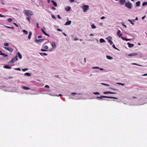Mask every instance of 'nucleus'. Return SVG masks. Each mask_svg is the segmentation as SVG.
<instances>
[{
  "label": "nucleus",
  "instance_id": "obj_1",
  "mask_svg": "<svg viewBox=\"0 0 147 147\" xmlns=\"http://www.w3.org/2000/svg\"><path fill=\"white\" fill-rule=\"evenodd\" d=\"M24 13L28 17L31 16L33 15V13L32 11L29 10H25L24 11Z\"/></svg>",
  "mask_w": 147,
  "mask_h": 147
},
{
  "label": "nucleus",
  "instance_id": "obj_2",
  "mask_svg": "<svg viewBox=\"0 0 147 147\" xmlns=\"http://www.w3.org/2000/svg\"><path fill=\"white\" fill-rule=\"evenodd\" d=\"M103 98H114L115 99H118V98L115 97H113L112 96H101L100 97H97L96 98H100V99H102Z\"/></svg>",
  "mask_w": 147,
  "mask_h": 147
},
{
  "label": "nucleus",
  "instance_id": "obj_3",
  "mask_svg": "<svg viewBox=\"0 0 147 147\" xmlns=\"http://www.w3.org/2000/svg\"><path fill=\"white\" fill-rule=\"evenodd\" d=\"M89 7L88 5H84L82 7V8L83 9V11L84 12H86L87 11V10L88 9Z\"/></svg>",
  "mask_w": 147,
  "mask_h": 147
},
{
  "label": "nucleus",
  "instance_id": "obj_4",
  "mask_svg": "<svg viewBox=\"0 0 147 147\" xmlns=\"http://www.w3.org/2000/svg\"><path fill=\"white\" fill-rule=\"evenodd\" d=\"M125 5L126 7L129 9H130L131 8V4L129 2L125 3Z\"/></svg>",
  "mask_w": 147,
  "mask_h": 147
},
{
  "label": "nucleus",
  "instance_id": "obj_5",
  "mask_svg": "<svg viewBox=\"0 0 147 147\" xmlns=\"http://www.w3.org/2000/svg\"><path fill=\"white\" fill-rule=\"evenodd\" d=\"M3 48L5 49L7 51H9L10 52H11V53L13 51V49L12 48H11L5 47H4Z\"/></svg>",
  "mask_w": 147,
  "mask_h": 147
},
{
  "label": "nucleus",
  "instance_id": "obj_6",
  "mask_svg": "<svg viewBox=\"0 0 147 147\" xmlns=\"http://www.w3.org/2000/svg\"><path fill=\"white\" fill-rule=\"evenodd\" d=\"M112 38L111 37L109 36L107 38V39L109 42L110 43V45H112L113 44L112 41L111 40Z\"/></svg>",
  "mask_w": 147,
  "mask_h": 147
},
{
  "label": "nucleus",
  "instance_id": "obj_7",
  "mask_svg": "<svg viewBox=\"0 0 147 147\" xmlns=\"http://www.w3.org/2000/svg\"><path fill=\"white\" fill-rule=\"evenodd\" d=\"M45 40V39H39L38 40H36L35 41V42L38 43H39Z\"/></svg>",
  "mask_w": 147,
  "mask_h": 147
},
{
  "label": "nucleus",
  "instance_id": "obj_8",
  "mask_svg": "<svg viewBox=\"0 0 147 147\" xmlns=\"http://www.w3.org/2000/svg\"><path fill=\"white\" fill-rule=\"evenodd\" d=\"M16 60V59L14 58H13L11 60L9 61V63H14Z\"/></svg>",
  "mask_w": 147,
  "mask_h": 147
},
{
  "label": "nucleus",
  "instance_id": "obj_9",
  "mask_svg": "<svg viewBox=\"0 0 147 147\" xmlns=\"http://www.w3.org/2000/svg\"><path fill=\"white\" fill-rule=\"evenodd\" d=\"M0 55L3 56L4 57H8V55L5 53H3L2 51H0Z\"/></svg>",
  "mask_w": 147,
  "mask_h": 147
},
{
  "label": "nucleus",
  "instance_id": "obj_10",
  "mask_svg": "<svg viewBox=\"0 0 147 147\" xmlns=\"http://www.w3.org/2000/svg\"><path fill=\"white\" fill-rule=\"evenodd\" d=\"M117 35L119 36V37H120L122 35V34L121 33V32L120 30H119L117 33Z\"/></svg>",
  "mask_w": 147,
  "mask_h": 147
},
{
  "label": "nucleus",
  "instance_id": "obj_11",
  "mask_svg": "<svg viewBox=\"0 0 147 147\" xmlns=\"http://www.w3.org/2000/svg\"><path fill=\"white\" fill-rule=\"evenodd\" d=\"M42 31V32L43 33V34H45V35L47 36H48L50 37V36H49V34H47L46 32L44 31V30L42 28L41 29Z\"/></svg>",
  "mask_w": 147,
  "mask_h": 147
},
{
  "label": "nucleus",
  "instance_id": "obj_12",
  "mask_svg": "<svg viewBox=\"0 0 147 147\" xmlns=\"http://www.w3.org/2000/svg\"><path fill=\"white\" fill-rule=\"evenodd\" d=\"M127 45H128V47L129 48H131V47H133L134 46V44H133L130 43L129 42H128L127 43Z\"/></svg>",
  "mask_w": 147,
  "mask_h": 147
},
{
  "label": "nucleus",
  "instance_id": "obj_13",
  "mask_svg": "<svg viewBox=\"0 0 147 147\" xmlns=\"http://www.w3.org/2000/svg\"><path fill=\"white\" fill-rule=\"evenodd\" d=\"M138 55V53H132L131 54H128V56H129L130 57V56H133Z\"/></svg>",
  "mask_w": 147,
  "mask_h": 147
},
{
  "label": "nucleus",
  "instance_id": "obj_14",
  "mask_svg": "<svg viewBox=\"0 0 147 147\" xmlns=\"http://www.w3.org/2000/svg\"><path fill=\"white\" fill-rule=\"evenodd\" d=\"M125 0H120V2L121 5H123L125 3Z\"/></svg>",
  "mask_w": 147,
  "mask_h": 147
},
{
  "label": "nucleus",
  "instance_id": "obj_15",
  "mask_svg": "<svg viewBox=\"0 0 147 147\" xmlns=\"http://www.w3.org/2000/svg\"><path fill=\"white\" fill-rule=\"evenodd\" d=\"M3 67L7 69H11V67L9 66L8 65H5L3 66Z\"/></svg>",
  "mask_w": 147,
  "mask_h": 147
},
{
  "label": "nucleus",
  "instance_id": "obj_16",
  "mask_svg": "<svg viewBox=\"0 0 147 147\" xmlns=\"http://www.w3.org/2000/svg\"><path fill=\"white\" fill-rule=\"evenodd\" d=\"M71 8V7H70L69 6H67L65 8V10L66 11H69L70 10Z\"/></svg>",
  "mask_w": 147,
  "mask_h": 147
},
{
  "label": "nucleus",
  "instance_id": "obj_17",
  "mask_svg": "<svg viewBox=\"0 0 147 147\" xmlns=\"http://www.w3.org/2000/svg\"><path fill=\"white\" fill-rule=\"evenodd\" d=\"M51 2L53 3L54 6H57V3L55 2L53 0H52L51 1Z\"/></svg>",
  "mask_w": 147,
  "mask_h": 147
},
{
  "label": "nucleus",
  "instance_id": "obj_18",
  "mask_svg": "<svg viewBox=\"0 0 147 147\" xmlns=\"http://www.w3.org/2000/svg\"><path fill=\"white\" fill-rule=\"evenodd\" d=\"M121 38L123 40H125L127 41L130 40V39H127V38H125L124 37H121Z\"/></svg>",
  "mask_w": 147,
  "mask_h": 147
},
{
  "label": "nucleus",
  "instance_id": "obj_19",
  "mask_svg": "<svg viewBox=\"0 0 147 147\" xmlns=\"http://www.w3.org/2000/svg\"><path fill=\"white\" fill-rule=\"evenodd\" d=\"M71 23V21H67L65 23V25H70Z\"/></svg>",
  "mask_w": 147,
  "mask_h": 147
},
{
  "label": "nucleus",
  "instance_id": "obj_20",
  "mask_svg": "<svg viewBox=\"0 0 147 147\" xmlns=\"http://www.w3.org/2000/svg\"><path fill=\"white\" fill-rule=\"evenodd\" d=\"M32 32H30L29 35L28 36V38L29 39H30L31 37V36L32 35Z\"/></svg>",
  "mask_w": 147,
  "mask_h": 147
},
{
  "label": "nucleus",
  "instance_id": "obj_21",
  "mask_svg": "<svg viewBox=\"0 0 147 147\" xmlns=\"http://www.w3.org/2000/svg\"><path fill=\"white\" fill-rule=\"evenodd\" d=\"M140 1H138L136 2V5L137 6H139L140 5Z\"/></svg>",
  "mask_w": 147,
  "mask_h": 147
},
{
  "label": "nucleus",
  "instance_id": "obj_22",
  "mask_svg": "<svg viewBox=\"0 0 147 147\" xmlns=\"http://www.w3.org/2000/svg\"><path fill=\"white\" fill-rule=\"evenodd\" d=\"M106 57L108 59H113V58L110 56H107Z\"/></svg>",
  "mask_w": 147,
  "mask_h": 147
},
{
  "label": "nucleus",
  "instance_id": "obj_23",
  "mask_svg": "<svg viewBox=\"0 0 147 147\" xmlns=\"http://www.w3.org/2000/svg\"><path fill=\"white\" fill-rule=\"evenodd\" d=\"M23 88L25 90H28L30 89L29 88L25 86H23Z\"/></svg>",
  "mask_w": 147,
  "mask_h": 147
},
{
  "label": "nucleus",
  "instance_id": "obj_24",
  "mask_svg": "<svg viewBox=\"0 0 147 147\" xmlns=\"http://www.w3.org/2000/svg\"><path fill=\"white\" fill-rule=\"evenodd\" d=\"M51 45L53 48H55L56 47V44L55 42L53 43Z\"/></svg>",
  "mask_w": 147,
  "mask_h": 147
},
{
  "label": "nucleus",
  "instance_id": "obj_25",
  "mask_svg": "<svg viewBox=\"0 0 147 147\" xmlns=\"http://www.w3.org/2000/svg\"><path fill=\"white\" fill-rule=\"evenodd\" d=\"M40 55L43 56V55H44V56H46L47 55V54L45 53H40Z\"/></svg>",
  "mask_w": 147,
  "mask_h": 147
},
{
  "label": "nucleus",
  "instance_id": "obj_26",
  "mask_svg": "<svg viewBox=\"0 0 147 147\" xmlns=\"http://www.w3.org/2000/svg\"><path fill=\"white\" fill-rule=\"evenodd\" d=\"M18 56L20 59L22 58V55H21L20 52L18 53Z\"/></svg>",
  "mask_w": 147,
  "mask_h": 147
},
{
  "label": "nucleus",
  "instance_id": "obj_27",
  "mask_svg": "<svg viewBox=\"0 0 147 147\" xmlns=\"http://www.w3.org/2000/svg\"><path fill=\"white\" fill-rule=\"evenodd\" d=\"M100 42L101 43H102L105 42V40L102 38H101L100 39Z\"/></svg>",
  "mask_w": 147,
  "mask_h": 147
},
{
  "label": "nucleus",
  "instance_id": "obj_28",
  "mask_svg": "<svg viewBox=\"0 0 147 147\" xmlns=\"http://www.w3.org/2000/svg\"><path fill=\"white\" fill-rule=\"evenodd\" d=\"M23 32H24V34H28V31L25 30H23Z\"/></svg>",
  "mask_w": 147,
  "mask_h": 147
},
{
  "label": "nucleus",
  "instance_id": "obj_29",
  "mask_svg": "<svg viewBox=\"0 0 147 147\" xmlns=\"http://www.w3.org/2000/svg\"><path fill=\"white\" fill-rule=\"evenodd\" d=\"M30 18H31V16L28 17H27L26 18L27 20L29 21V23H30Z\"/></svg>",
  "mask_w": 147,
  "mask_h": 147
},
{
  "label": "nucleus",
  "instance_id": "obj_30",
  "mask_svg": "<svg viewBox=\"0 0 147 147\" xmlns=\"http://www.w3.org/2000/svg\"><path fill=\"white\" fill-rule=\"evenodd\" d=\"M117 84H119V85H121L122 86H124L125 85V84H124V83H117Z\"/></svg>",
  "mask_w": 147,
  "mask_h": 147
},
{
  "label": "nucleus",
  "instance_id": "obj_31",
  "mask_svg": "<svg viewBox=\"0 0 147 147\" xmlns=\"http://www.w3.org/2000/svg\"><path fill=\"white\" fill-rule=\"evenodd\" d=\"M4 45L5 46H8L9 45V44L7 42H5L4 43Z\"/></svg>",
  "mask_w": 147,
  "mask_h": 147
},
{
  "label": "nucleus",
  "instance_id": "obj_32",
  "mask_svg": "<svg viewBox=\"0 0 147 147\" xmlns=\"http://www.w3.org/2000/svg\"><path fill=\"white\" fill-rule=\"evenodd\" d=\"M12 19L11 18H9L7 19V21L9 22H11L12 21Z\"/></svg>",
  "mask_w": 147,
  "mask_h": 147
},
{
  "label": "nucleus",
  "instance_id": "obj_33",
  "mask_svg": "<svg viewBox=\"0 0 147 147\" xmlns=\"http://www.w3.org/2000/svg\"><path fill=\"white\" fill-rule=\"evenodd\" d=\"M25 75H26L28 76H31V74L29 73H26L25 74Z\"/></svg>",
  "mask_w": 147,
  "mask_h": 147
},
{
  "label": "nucleus",
  "instance_id": "obj_34",
  "mask_svg": "<svg viewBox=\"0 0 147 147\" xmlns=\"http://www.w3.org/2000/svg\"><path fill=\"white\" fill-rule=\"evenodd\" d=\"M147 5V2H144L143 3H142V5L143 6H144L145 5Z\"/></svg>",
  "mask_w": 147,
  "mask_h": 147
},
{
  "label": "nucleus",
  "instance_id": "obj_35",
  "mask_svg": "<svg viewBox=\"0 0 147 147\" xmlns=\"http://www.w3.org/2000/svg\"><path fill=\"white\" fill-rule=\"evenodd\" d=\"M103 93L105 94H110V91L105 92H103Z\"/></svg>",
  "mask_w": 147,
  "mask_h": 147
},
{
  "label": "nucleus",
  "instance_id": "obj_36",
  "mask_svg": "<svg viewBox=\"0 0 147 147\" xmlns=\"http://www.w3.org/2000/svg\"><path fill=\"white\" fill-rule=\"evenodd\" d=\"M128 21L130 23L132 24H134L133 23V22L132 21V20H128Z\"/></svg>",
  "mask_w": 147,
  "mask_h": 147
},
{
  "label": "nucleus",
  "instance_id": "obj_37",
  "mask_svg": "<svg viewBox=\"0 0 147 147\" xmlns=\"http://www.w3.org/2000/svg\"><path fill=\"white\" fill-rule=\"evenodd\" d=\"M112 46H113V48H114L115 49H117V50H118V49L117 47H116L114 44H113V45Z\"/></svg>",
  "mask_w": 147,
  "mask_h": 147
},
{
  "label": "nucleus",
  "instance_id": "obj_38",
  "mask_svg": "<svg viewBox=\"0 0 147 147\" xmlns=\"http://www.w3.org/2000/svg\"><path fill=\"white\" fill-rule=\"evenodd\" d=\"M28 68H25L24 69H22V70L23 71H25L28 70Z\"/></svg>",
  "mask_w": 147,
  "mask_h": 147
},
{
  "label": "nucleus",
  "instance_id": "obj_39",
  "mask_svg": "<svg viewBox=\"0 0 147 147\" xmlns=\"http://www.w3.org/2000/svg\"><path fill=\"white\" fill-rule=\"evenodd\" d=\"M93 94H95V95H98V94H100V93L99 92H94Z\"/></svg>",
  "mask_w": 147,
  "mask_h": 147
},
{
  "label": "nucleus",
  "instance_id": "obj_40",
  "mask_svg": "<svg viewBox=\"0 0 147 147\" xmlns=\"http://www.w3.org/2000/svg\"><path fill=\"white\" fill-rule=\"evenodd\" d=\"M6 27H7V28H11V29H14V27H13V26H12V27H10V26H6Z\"/></svg>",
  "mask_w": 147,
  "mask_h": 147
},
{
  "label": "nucleus",
  "instance_id": "obj_41",
  "mask_svg": "<svg viewBox=\"0 0 147 147\" xmlns=\"http://www.w3.org/2000/svg\"><path fill=\"white\" fill-rule=\"evenodd\" d=\"M101 84H102V85H105L106 86H109V84H105V83H102Z\"/></svg>",
  "mask_w": 147,
  "mask_h": 147
},
{
  "label": "nucleus",
  "instance_id": "obj_42",
  "mask_svg": "<svg viewBox=\"0 0 147 147\" xmlns=\"http://www.w3.org/2000/svg\"><path fill=\"white\" fill-rule=\"evenodd\" d=\"M44 48L46 49H48V47L47 45L45 46L44 47Z\"/></svg>",
  "mask_w": 147,
  "mask_h": 147
},
{
  "label": "nucleus",
  "instance_id": "obj_43",
  "mask_svg": "<svg viewBox=\"0 0 147 147\" xmlns=\"http://www.w3.org/2000/svg\"><path fill=\"white\" fill-rule=\"evenodd\" d=\"M133 64L134 65H138V66H142V65H138L136 63H133Z\"/></svg>",
  "mask_w": 147,
  "mask_h": 147
},
{
  "label": "nucleus",
  "instance_id": "obj_44",
  "mask_svg": "<svg viewBox=\"0 0 147 147\" xmlns=\"http://www.w3.org/2000/svg\"><path fill=\"white\" fill-rule=\"evenodd\" d=\"M52 17L53 18H54V19H56V18L55 16L54 15H52Z\"/></svg>",
  "mask_w": 147,
  "mask_h": 147
},
{
  "label": "nucleus",
  "instance_id": "obj_45",
  "mask_svg": "<svg viewBox=\"0 0 147 147\" xmlns=\"http://www.w3.org/2000/svg\"><path fill=\"white\" fill-rule=\"evenodd\" d=\"M96 27V26L93 24H92V28H95Z\"/></svg>",
  "mask_w": 147,
  "mask_h": 147
},
{
  "label": "nucleus",
  "instance_id": "obj_46",
  "mask_svg": "<svg viewBox=\"0 0 147 147\" xmlns=\"http://www.w3.org/2000/svg\"><path fill=\"white\" fill-rule=\"evenodd\" d=\"M57 31H60V32H62V30L61 29H59V28L57 29Z\"/></svg>",
  "mask_w": 147,
  "mask_h": 147
},
{
  "label": "nucleus",
  "instance_id": "obj_47",
  "mask_svg": "<svg viewBox=\"0 0 147 147\" xmlns=\"http://www.w3.org/2000/svg\"><path fill=\"white\" fill-rule=\"evenodd\" d=\"M58 18H59V19H61V17L59 15H58Z\"/></svg>",
  "mask_w": 147,
  "mask_h": 147
},
{
  "label": "nucleus",
  "instance_id": "obj_48",
  "mask_svg": "<svg viewBox=\"0 0 147 147\" xmlns=\"http://www.w3.org/2000/svg\"><path fill=\"white\" fill-rule=\"evenodd\" d=\"M52 9L54 10H55L56 9V8L54 7H52Z\"/></svg>",
  "mask_w": 147,
  "mask_h": 147
},
{
  "label": "nucleus",
  "instance_id": "obj_49",
  "mask_svg": "<svg viewBox=\"0 0 147 147\" xmlns=\"http://www.w3.org/2000/svg\"><path fill=\"white\" fill-rule=\"evenodd\" d=\"M92 69H99V68L98 67H94L92 68Z\"/></svg>",
  "mask_w": 147,
  "mask_h": 147
},
{
  "label": "nucleus",
  "instance_id": "obj_50",
  "mask_svg": "<svg viewBox=\"0 0 147 147\" xmlns=\"http://www.w3.org/2000/svg\"><path fill=\"white\" fill-rule=\"evenodd\" d=\"M42 38V36L41 35H39L38 36V38Z\"/></svg>",
  "mask_w": 147,
  "mask_h": 147
},
{
  "label": "nucleus",
  "instance_id": "obj_51",
  "mask_svg": "<svg viewBox=\"0 0 147 147\" xmlns=\"http://www.w3.org/2000/svg\"><path fill=\"white\" fill-rule=\"evenodd\" d=\"M15 69L17 70H19V71H20L21 70V69H20V68H18Z\"/></svg>",
  "mask_w": 147,
  "mask_h": 147
},
{
  "label": "nucleus",
  "instance_id": "obj_52",
  "mask_svg": "<svg viewBox=\"0 0 147 147\" xmlns=\"http://www.w3.org/2000/svg\"><path fill=\"white\" fill-rule=\"evenodd\" d=\"M41 50L42 51H43V52H44V51H47L46 50H45V49H41Z\"/></svg>",
  "mask_w": 147,
  "mask_h": 147
},
{
  "label": "nucleus",
  "instance_id": "obj_53",
  "mask_svg": "<svg viewBox=\"0 0 147 147\" xmlns=\"http://www.w3.org/2000/svg\"><path fill=\"white\" fill-rule=\"evenodd\" d=\"M116 93H115V92H110V94H116Z\"/></svg>",
  "mask_w": 147,
  "mask_h": 147
},
{
  "label": "nucleus",
  "instance_id": "obj_54",
  "mask_svg": "<svg viewBox=\"0 0 147 147\" xmlns=\"http://www.w3.org/2000/svg\"><path fill=\"white\" fill-rule=\"evenodd\" d=\"M45 87H46V88H49V86L48 85H46L45 86Z\"/></svg>",
  "mask_w": 147,
  "mask_h": 147
},
{
  "label": "nucleus",
  "instance_id": "obj_55",
  "mask_svg": "<svg viewBox=\"0 0 147 147\" xmlns=\"http://www.w3.org/2000/svg\"><path fill=\"white\" fill-rule=\"evenodd\" d=\"M105 17L104 16H102L101 18V20H103L105 18Z\"/></svg>",
  "mask_w": 147,
  "mask_h": 147
},
{
  "label": "nucleus",
  "instance_id": "obj_56",
  "mask_svg": "<svg viewBox=\"0 0 147 147\" xmlns=\"http://www.w3.org/2000/svg\"><path fill=\"white\" fill-rule=\"evenodd\" d=\"M70 1L71 3H73L74 1V0H69Z\"/></svg>",
  "mask_w": 147,
  "mask_h": 147
},
{
  "label": "nucleus",
  "instance_id": "obj_57",
  "mask_svg": "<svg viewBox=\"0 0 147 147\" xmlns=\"http://www.w3.org/2000/svg\"><path fill=\"white\" fill-rule=\"evenodd\" d=\"M74 40L75 41L77 40H78V39L77 38H74Z\"/></svg>",
  "mask_w": 147,
  "mask_h": 147
},
{
  "label": "nucleus",
  "instance_id": "obj_58",
  "mask_svg": "<svg viewBox=\"0 0 147 147\" xmlns=\"http://www.w3.org/2000/svg\"><path fill=\"white\" fill-rule=\"evenodd\" d=\"M0 17H5V16L2 15L1 14H0Z\"/></svg>",
  "mask_w": 147,
  "mask_h": 147
},
{
  "label": "nucleus",
  "instance_id": "obj_59",
  "mask_svg": "<svg viewBox=\"0 0 147 147\" xmlns=\"http://www.w3.org/2000/svg\"><path fill=\"white\" fill-rule=\"evenodd\" d=\"M71 94L72 95H73V94H76V93H75V92H73V93H71Z\"/></svg>",
  "mask_w": 147,
  "mask_h": 147
},
{
  "label": "nucleus",
  "instance_id": "obj_60",
  "mask_svg": "<svg viewBox=\"0 0 147 147\" xmlns=\"http://www.w3.org/2000/svg\"><path fill=\"white\" fill-rule=\"evenodd\" d=\"M15 59H16V60H18V57H17V56H16L15 57Z\"/></svg>",
  "mask_w": 147,
  "mask_h": 147
},
{
  "label": "nucleus",
  "instance_id": "obj_61",
  "mask_svg": "<svg viewBox=\"0 0 147 147\" xmlns=\"http://www.w3.org/2000/svg\"><path fill=\"white\" fill-rule=\"evenodd\" d=\"M37 27L38 28H39V26H38V23H37Z\"/></svg>",
  "mask_w": 147,
  "mask_h": 147
},
{
  "label": "nucleus",
  "instance_id": "obj_62",
  "mask_svg": "<svg viewBox=\"0 0 147 147\" xmlns=\"http://www.w3.org/2000/svg\"><path fill=\"white\" fill-rule=\"evenodd\" d=\"M14 24L16 26H17V27H18V25L16 23H14Z\"/></svg>",
  "mask_w": 147,
  "mask_h": 147
},
{
  "label": "nucleus",
  "instance_id": "obj_63",
  "mask_svg": "<svg viewBox=\"0 0 147 147\" xmlns=\"http://www.w3.org/2000/svg\"><path fill=\"white\" fill-rule=\"evenodd\" d=\"M50 0H47V2L48 3H50Z\"/></svg>",
  "mask_w": 147,
  "mask_h": 147
},
{
  "label": "nucleus",
  "instance_id": "obj_64",
  "mask_svg": "<svg viewBox=\"0 0 147 147\" xmlns=\"http://www.w3.org/2000/svg\"><path fill=\"white\" fill-rule=\"evenodd\" d=\"M123 26H124L125 28H127V26L123 24Z\"/></svg>",
  "mask_w": 147,
  "mask_h": 147
}]
</instances>
